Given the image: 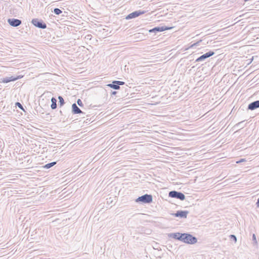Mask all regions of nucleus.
I'll list each match as a JSON object with an SVG mask.
<instances>
[{
  "instance_id": "393cba45",
  "label": "nucleus",
  "mask_w": 259,
  "mask_h": 259,
  "mask_svg": "<svg viewBox=\"0 0 259 259\" xmlns=\"http://www.w3.org/2000/svg\"><path fill=\"white\" fill-rule=\"evenodd\" d=\"M252 240L254 242V243H255V244H257V240H256V236H255V235L254 234H253L252 235Z\"/></svg>"
},
{
  "instance_id": "f8f14e48",
  "label": "nucleus",
  "mask_w": 259,
  "mask_h": 259,
  "mask_svg": "<svg viewBox=\"0 0 259 259\" xmlns=\"http://www.w3.org/2000/svg\"><path fill=\"white\" fill-rule=\"evenodd\" d=\"M259 108V100H257L250 103L247 107V109L253 110Z\"/></svg>"
},
{
  "instance_id": "412c9836",
  "label": "nucleus",
  "mask_w": 259,
  "mask_h": 259,
  "mask_svg": "<svg viewBox=\"0 0 259 259\" xmlns=\"http://www.w3.org/2000/svg\"><path fill=\"white\" fill-rule=\"evenodd\" d=\"M15 105H16V107H18L19 108H20V109H21V110H22L24 111V108H23V106H22V105L20 103H19V102H16V104H15Z\"/></svg>"
},
{
  "instance_id": "7ed1b4c3",
  "label": "nucleus",
  "mask_w": 259,
  "mask_h": 259,
  "mask_svg": "<svg viewBox=\"0 0 259 259\" xmlns=\"http://www.w3.org/2000/svg\"><path fill=\"white\" fill-rule=\"evenodd\" d=\"M185 236L186 238L184 243L189 244H194L197 242V238L193 236L192 235L186 233Z\"/></svg>"
},
{
  "instance_id": "4be33fe9",
  "label": "nucleus",
  "mask_w": 259,
  "mask_h": 259,
  "mask_svg": "<svg viewBox=\"0 0 259 259\" xmlns=\"http://www.w3.org/2000/svg\"><path fill=\"white\" fill-rule=\"evenodd\" d=\"M229 237L231 239L233 240L235 242H237V237L235 235H230Z\"/></svg>"
},
{
  "instance_id": "1a4fd4ad",
  "label": "nucleus",
  "mask_w": 259,
  "mask_h": 259,
  "mask_svg": "<svg viewBox=\"0 0 259 259\" xmlns=\"http://www.w3.org/2000/svg\"><path fill=\"white\" fill-rule=\"evenodd\" d=\"M189 213L188 210H178L176 213H172V215L175 217L186 219Z\"/></svg>"
},
{
  "instance_id": "9d476101",
  "label": "nucleus",
  "mask_w": 259,
  "mask_h": 259,
  "mask_svg": "<svg viewBox=\"0 0 259 259\" xmlns=\"http://www.w3.org/2000/svg\"><path fill=\"white\" fill-rule=\"evenodd\" d=\"M8 22L11 26L13 27H17L22 23L21 20L15 18L9 19Z\"/></svg>"
},
{
  "instance_id": "39448f33",
  "label": "nucleus",
  "mask_w": 259,
  "mask_h": 259,
  "mask_svg": "<svg viewBox=\"0 0 259 259\" xmlns=\"http://www.w3.org/2000/svg\"><path fill=\"white\" fill-rule=\"evenodd\" d=\"M125 84V82L121 81L114 80L112 83L107 84V86L117 90L120 89V85H122Z\"/></svg>"
},
{
  "instance_id": "ddd939ff",
  "label": "nucleus",
  "mask_w": 259,
  "mask_h": 259,
  "mask_svg": "<svg viewBox=\"0 0 259 259\" xmlns=\"http://www.w3.org/2000/svg\"><path fill=\"white\" fill-rule=\"evenodd\" d=\"M72 113L73 114H84L85 113L82 112L76 105L75 103H73L72 105Z\"/></svg>"
},
{
  "instance_id": "c85d7f7f",
  "label": "nucleus",
  "mask_w": 259,
  "mask_h": 259,
  "mask_svg": "<svg viewBox=\"0 0 259 259\" xmlns=\"http://www.w3.org/2000/svg\"><path fill=\"white\" fill-rule=\"evenodd\" d=\"M243 159H242L239 162H240V161L243 162Z\"/></svg>"
},
{
  "instance_id": "0eeeda50",
  "label": "nucleus",
  "mask_w": 259,
  "mask_h": 259,
  "mask_svg": "<svg viewBox=\"0 0 259 259\" xmlns=\"http://www.w3.org/2000/svg\"><path fill=\"white\" fill-rule=\"evenodd\" d=\"M146 13L145 11L138 10L134 11L130 14H128L125 18L126 19L129 20L136 18L141 15H143Z\"/></svg>"
},
{
  "instance_id": "bb28decb",
  "label": "nucleus",
  "mask_w": 259,
  "mask_h": 259,
  "mask_svg": "<svg viewBox=\"0 0 259 259\" xmlns=\"http://www.w3.org/2000/svg\"><path fill=\"white\" fill-rule=\"evenodd\" d=\"M256 204L257 207H259V198H258Z\"/></svg>"
},
{
  "instance_id": "4468645a",
  "label": "nucleus",
  "mask_w": 259,
  "mask_h": 259,
  "mask_svg": "<svg viewBox=\"0 0 259 259\" xmlns=\"http://www.w3.org/2000/svg\"><path fill=\"white\" fill-rule=\"evenodd\" d=\"M180 233L177 232L175 233H169L167 236L169 238H174L175 239L179 240Z\"/></svg>"
},
{
  "instance_id": "423d86ee",
  "label": "nucleus",
  "mask_w": 259,
  "mask_h": 259,
  "mask_svg": "<svg viewBox=\"0 0 259 259\" xmlns=\"http://www.w3.org/2000/svg\"><path fill=\"white\" fill-rule=\"evenodd\" d=\"M214 54V52L213 51H209L200 57H199L198 58H197L195 60L196 62H202L205 60L206 59L208 58L209 57L213 56Z\"/></svg>"
},
{
  "instance_id": "f03ea898",
  "label": "nucleus",
  "mask_w": 259,
  "mask_h": 259,
  "mask_svg": "<svg viewBox=\"0 0 259 259\" xmlns=\"http://www.w3.org/2000/svg\"><path fill=\"white\" fill-rule=\"evenodd\" d=\"M168 196L171 198H175L180 200H184L185 199V195L181 192L177 191H171L168 193Z\"/></svg>"
},
{
  "instance_id": "5701e85b",
  "label": "nucleus",
  "mask_w": 259,
  "mask_h": 259,
  "mask_svg": "<svg viewBox=\"0 0 259 259\" xmlns=\"http://www.w3.org/2000/svg\"><path fill=\"white\" fill-rule=\"evenodd\" d=\"M201 41H202V40H199V41H198L196 42V43H194V44H192V45H191L189 48H193L194 47H195V46H198V45H199V43H200V42H201Z\"/></svg>"
},
{
  "instance_id": "a878e982",
  "label": "nucleus",
  "mask_w": 259,
  "mask_h": 259,
  "mask_svg": "<svg viewBox=\"0 0 259 259\" xmlns=\"http://www.w3.org/2000/svg\"><path fill=\"white\" fill-rule=\"evenodd\" d=\"M92 38L91 34H88L85 36V38L87 40H91Z\"/></svg>"
},
{
  "instance_id": "6e6552de",
  "label": "nucleus",
  "mask_w": 259,
  "mask_h": 259,
  "mask_svg": "<svg viewBox=\"0 0 259 259\" xmlns=\"http://www.w3.org/2000/svg\"><path fill=\"white\" fill-rule=\"evenodd\" d=\"M172 28V27H167V26H158V27H155L149 30V32L150 33L154 32V33H156L157 32H162L165 30H169V29H171Z\"/></svg>"
},
{
  "instance_id": "a211bd4d",
  "label": "nucleus",
  "mask_w": 259,
  "mask_h": 259,
  "mask_svg": "<svg viewBox=\"0 0 259 259\" xmlns=\"http://www.w3.org/2000/svg\"><path fill=\"white\" fill-rule=\"evenodd\" d=\"M186 233H180V237L179 238V241H181L183 242H185V238H186Z\"/></svg>"
},
{
  "instance_id": "c756f323",
  "label": "nucleus",
  "mask_w": 259,
  "mask_h": 259,
  "mask_svg": "<svg viewBox=\"0 0 259 259\" xmlns=\"http://www.w3.org/2000/svg\"><path fill=\"white\" fill-rule=\"evenodd\" d=\"M60 112L61 114H62V111H60Z\"/></svg>"
},
{
  "instance_id": "cd10ccee",
  "label": "nucleus",
  "mask_w": 259,
  "mask_h": 259,
  "mask_svg": "<svg viewBox=\"0 0 259 259\" xmlns=\"http://www.w3.org/2000/svg\"><path fill=\"white\" fill-rule=\"evenodd\" d=\"M116 93H117V92H116V91H113V92H112V93H111V95H116Z\"/></svg>"
},
{
  "instance_id": "2eb2a0df",
  "label": "nucleus",
  "mask_w": 259,
  "mask_h": 259,
  "mask_svg": "<svg viewBox=\"0 0 259 259\" xmlns=\"http://www.w3.org/2000/svg\"><path fill=\"white\" fill-rule=\"evenodd\" d=\"M51 107L52 109H55L57 108V100L54 98L52 97L51 99Z\"/></svg>"
},
{
  "instance_id": "dca6fc26",
  "label": "nucleus",
  "mask_w": 259,
  "mask_h": 259,
  "mask_svg": "<svg viewBox=\"0 0 259 259\" xmlns=\"http://www.w3.org/2000/svg\"><path fill=\"white\" fill-rule=\"evenodd\" d=\"M56 163H57V162H56V161L49 163L45 164L43 167L45 168L49 169V168L52 167V166H53L54 165H55L56 164Z\"/></svg>"
},
{
  "instance_id": "20e7f679",
  "label": "nucleus",
  "mask_w": 259,
  "mask_h": 259,
  "mask_svg": "<svg viewBox=\"0 0 259 259\" xmlns=\"http://www.w3.org/2000/svg\"><path fill=\"white\" fill-rule=\"evenodd\" d=\"M32 23L39 28L45 29L47 28V25L42 20L38 19H33L31 21Z\"/></svg>"
},
{
  "instance_id": "f257e3e1",
  "label": "nucleus",
  "mask_w": 259,
  "mask_h": 259,
  "mask_svg": "<svg viewBox=\"0 0 259 259\" xmlns=\"http://www.w3.org/2000/svg\"><path fill=\"white\" fill-rule=\"evenodd\" d=\"M153 201L152 196L150 194H146L141 196H139L136 199V202L142 203H150Z\"/></svg>"
},
{
  "instance_id": "f3484780",
  "label": "nucleus",
  "mask_w": 259,
  "mask_h": 259,
  "mask_svg": "<svg viewBox=\"0 0 259 259\" xmlns=\"http://www.w3.org/2000/svg\"><path fill=\"white\" fill-rule=\"evenodd\" d=\"M58 99L59 100V106L60 107H62V106H63L65 104V102H64V100L63 98V97L61 96H59L58 97Z\"/></svg>"
},
{
  "instance_id": "6ab92c4d",
  "label": "nucleus",
  "mask_w": 259,
  "mask_h": 259,
  "mask_svg": "<svg viewBox=\"0 0 259 259\" xmlns=\"http://www.w3.org/2000/svg\"><path fill=\"white\" fill-rule=\"evenodd\" d=\"M244 122V121H242L239 122V123H237L235 125V126L237 127H238V128H242L243 127H244V126L245 125H243V123Z\"/></svg>"
},
{
  "instance_id": "9b49d317",
  "label": "nucleus",
  "mask_w": 259,
  "mask_h": 259,
  "mask_svg": "<svg viewBox=\"0 0 259 259\" xmlns=\"http://www.w3.org/2000/svg\"><path fill=\"white\" fill-rule=\"evenodd\" d=\"M20 78V77L19 76H18L17 77H15L13 76H12L10 77H5V78H3V79H2V81H1V82L8 83L11 81H15Z\"/></svg>"
},
{
  "instance_id": "b1692460",
  "label": "nucleus",
  "mask_w": 259,
  "mask_h": 259,
  "mask_svg": "<svg viewBox=\"0 0 259 259\" xmlns=\"http://www.w3.org/2000/svg\"><path fill=\"white\" fill-rule=\"evenodd\" d=\"M77 103L80 107H82L83 106V104L81 101V100L79 99H78L77 101Z\"/></svg>"
},
{
  "instance_id": "aec40b11",
  "label": "nucleus",
  "mask_w": 259,
  "mask_h": 259,
  "mask_svg": "<svg viewBox=\"0 0 259 259\" xmlns=\"http://www.w3.org/2000/svg\"><path fill=\"white\" fill-rule=\"evenodd\" d=\"M62 12V11L59 8H55L54 10V13L57 15H60Z\"/></svg>"
}]
</instances>
